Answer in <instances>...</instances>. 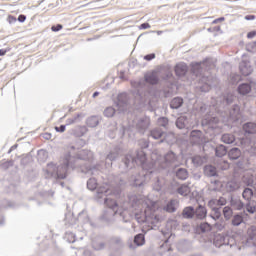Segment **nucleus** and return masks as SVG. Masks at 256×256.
I'll list each match as a JSON object with an SVG mask.
<instances>
[{"mask_svg":"<svg viewBox=\"0 0 256 256\" xmlns=\"http://www.w3.org/2000/svg\"><path fill=\"white\" fill-rule=\"evenodd\" d=\"M104 0H94L87 4L89 9H101L102 7H105V3H103Z\"/></svg>","mask_w":256,"mask_h":256,"instance_id":"49530a36","label":"nucleus"},{"mask_svg":"<svg viewBox=\"0 0 256 256\" xmlns=\"http://www.w3.org/2000/svg\"><path fill=\"white\" fill-rule=\"evenodd\" d=\"M164 135L165 131L161 130L160 128H153L149 131V137H152V139L155 140L162 139Z\"/></svg>","mask_w":256,"mask_h":256,"instance_id":"4c0bfd02","label":"nucleus"},{"mask_svg":"<svg viewBox=\"0 0 256 256\" xmlns=\"http://www.w3.org/2000/svg\"><path fill=\"white\" fill-rule=\"evenodd\" d=\"M227 155L230 161H237L238 159H241L243 154L241 153V149L238 147H233L228 150Z\"/></svg>","mask_w":256,"mask_h":256,"instance_id":"f704fd0d","label":"nucleus"},{"mask_svg":"<svg viewBox=\"0 0 256 256\" xmlns=\"http://www.w3.org/2000/svg\"><path fill=\"white\" fill-rule=\"evenodd\" d=\"M175 87H177V84L175 83L173 72L166 70L161 76L159 95L165 97V99L172 97L173 93H175Z\"/></svg>","mask_w":256,"mask_h":256,"instance_id":"6e6552de","label":"nucleus"},{"mask_svg":"<svg viewBox=\"0 0 256 256\" xmlns=\"http://www.w3.org/2000/svg\"><path fill=\"white\" fill-rule=\"evenodd\" d=\"M203 174L205 177H219V170L213 164H206L203 167Z\"/></svg>","mask_w":256,"mask_h":256,"instance_id":"cd10ccee","label":"nucleus"},{"mask_svg":"<svg viewBox=\"0 0 256 256\" xmlns=\"http://www.w3.org/2000/svg\"><path fill=\"white\" fill-rule=\"evenodd\" d=\"M223 216L226 219V221H229L235 214H233V208L229 206H225L222 210Z\"/></svg>","mask_w":256,"mask_h":256,"instance_id":"864d4df0","label":"nucleus"},{"mask_svg":"<svg viewBox=\"0 0 256 256\" xmlns=\"http://www.w3.org/2000/svg\"><path fill=\"white\" fill-rule=\"evenodd\" d=\"M145 243V234L139 233L134 236V238H130L128 240V247L132 251L134 249H137V247H143V244Z\"/></svg>","mask_w":256,"mask_h":256,"instance_id":"f3484780","label":"nucleus"},{"mask_svg":"<svg viewBox=\"0 0 256 256\" xmlns=\"http://www.w3.org/2000/svg\"><path fill=\"white\" fill-rule=\"evenodd\" d=\"M213 226L209 222H201L200 224L196 225L195 233L197 235H205V233H211Z\"/></svg>","mask_w":256,"mask_h":256,"instance_id":"a878e982","label":"nucleus"},{"mask_svg":"<svg viewBox=\"0 0 256 256\" xmlns=\"http://www.w3.org/2000/svg\"><path fill=\"white\" fill-rule=\"evenodd\" d=\"M153 189L158 193L163 189V182L159 178L154 182Z\"/></svg>","mask_w":256,"mask_h":256,"instance_id":"680f3d73","label":"nucleus"},{"mask_svg":"<svg viewBox=\"0 0 256 256\" xmlns=\"http://www.w3.org/2000/svg\"><path fill=\"white\" fill-rule=\"evenodd\" d=\"M183 103V98L179 96L174 97L170 102V109H181V107H183Z\"/></svg>","mask_w":256,"mask_h":256,"instance_id":"ea45409f","label":"nucleus"},{"mask_svg":"<svg viewBox=\"0 0 256 256\" xmlns=\"http://www.w3.org/2000/svg\"><path fill=\"white\" fill-rule=\"evenodd\" d=\"M160 83L161 78L157 75L156 70L144 75V80L139 81L133 91L134 105H138L136 109L145 107L151 101V97H157L155 85H160Z\"/></svg>","mask_w":256,"mask_h":256,"instance_id":"20e7f679","label":"nucleus"},{"mask_svg":"<svg viewBox=\"0 0 256 256\" xmlns=\"http://www.w3.org/2000/svg\"><path fill=\"white\" fill-rule=\"evenodd\" d=\"M13 165H15V161H13V160H6V161H4V162H2V163L0 164V167H1V169H3L4 171H7V169L13 167Z\"/></svg>","mask_w":256,"mask_h":256,"instance_id":"bf43d9fd","label":"nucleus"},{"mask_svg":"<svg viewBox=\"0 0 256 256\" xmlns=\"http://www.w3.org/2000/svg\"><path fill=\"white\" fill-rule=\"evenodd\" d=\"M227 205V199L225 197H220L218 199H211L208 201V207H210L211 212L209 213V217L214 221H219L221 219L223 213H221V207Z\"/></svg>","mask_w":256,"mask_h":256,"instance_id":"9d476101","label":"nucleus"},{"mask_svg":"<svg viewBox=\"0 0 256 256\" xmlns=\"http://www.w3.org/2000/svg\"><path fill=\"white\" fill-rule=\"evenodd\" d=\"M139 146H140V149L135 151V156H132L133 159H137V151H142L143 153H145V150H143V149H149V141H147L145 139L140 140Z\"/></svg>","mask_w":256,"mask_h":256,"instance_id":"603ef678","label":"nucleus"},{"mask_svg":"<svg viewBox=\"0 0 256 256\" xmlns=\"http://www.w3.org/2000/svg\"><path fill=\"white\" fill-rule=\"evenodd\" d=\"M64 239L67 241V243H75L77 241V236L73 232H66Z\"/></svg>","mask_w":256,"mask_h":256,"instance_id":"4d7b16f0","label":"nucleus"},{"mask_svg":"<svg viewBox=\"0 0 256 256\" xmlns=\"http://www.w3.org/2000/svg\"><path fill=\"white\" fill-rule=\"evenodd\" d=\"M242 129L244 135H256V123L255 122H246L243 124Z\"/></svg>","mask_w":256,"mask_h":256,"instance_id":"72a5a7b5","label":"nucleus"},{"mask_svg":"<svg viewBox=\"0 0 256 256\" xmlns=\"http://www.w3.org/2000/svg\"><path fill=\"white\" fill-rule=\"evenodd\" d=\"M161 167L162 169H173L175 167H179V156H177L173 150H169L164 154Z\"/></svg>","mask_w":256,"mask_h":256,"instance_id":"9b49d317","label":"nucleus"},{"mask_svg":"<svg viewBox=\"0 0 256 256\" xmlns=\"http://www.w3.org/2000/svg\"><path fill=\"white\" fill-rule=\"evenodd\" d=\"M219 118L211 117L202 120V127L206 133H214L218 129Z\"/></svg>","mask_w":256,"mask_h":256,"instance_id":"dca6fc26","label":"nucleus"},{"mask_svg":"<svg viewBox=\"0 0 256 256\" xmlns=\"http://www.w3.org/2000/svg\"><path fill=\"white\" fill-rule=\"evenodd\" d=\"M240 188H241V182H239V180L235 178L229 180L225 185V189L227 193H235V191H238V189Z\"/></svg>","mask_w":256,"mask_h":256,"instance_id":"7c9ffc66","label":"nucleus"},{"mask_svg":"<svg viewBox=\"0 0 256 256\" xmlns=\"http://www.w3.org/2000/svg\"><path fill=\"white\" fill-rule=\"evenodd\" d=\"M157 125H158V127H163V129H168V127H169V118H167L166 116H160L157 119Z\"/></svg>","mask_w":256,"mask_h":256,"instance_id":"de8ad7c7","label":"nucleus"},{"mask_svg":"<svg viewBox=\"0 0 256 256\" xmlns=\"http://www.w3.org/2000/svg\"><path fill=\"white\" fill-rule=\"evenodd\" d=\"M111 242L118 247V249H123L125 247V243L123 242V238L121 236H114L111 239Z\"/></svg>","mask_w":256,"mask_h":256,"instance_id":"3c124183","label":"nucleus"},{"mask_svg":"<svg viewBox=\"0 0 256 256\" xmlns=\"http://www.w3.org/2000/svg\"><path fill=\"white\" fill-rule=\"evenodd\" d=\"M30 162H31V156L26 155V156L22 157V159L20 161V165H22V167H26V165H29Z\"/></svg>","mask_w":256,"mask_h":256,"instance_id":"e2e57ef3","label":"nucleus"},{"mask_svg":"<svg viewBox=\"0 0 256 256\" xmlns=\"http://www.w3.org/2000/svg\"><path fill=\"white\" fill-rule=\"evenodd\" d=\"M177 250L180 251V253H187L188 251H191L193 249V245L191 244V241L187 239H183L178 241Z\"/></svg>","mask_w":256,"mask_h":256,"instance_id":"c756f323","label":"nucleus"},{"mask_svg":"<svg viewBox=\"0 0 256 256\" xmlns=\"http://www.w3.org/2000/svg\"><path fill=\"white\" fill-rule=\"evenodd\" d=\"M176 192L182 197H187V195H189V186H187V184H182L176 189Z\"/></svg>","mask_w":256,"mask_h":256,"instance_id":"8fccbe9b","label":"nucleus"},{"mask_svg":"<svg viewBox=\"0 0 256 256\" xmlns=\"http://www.w3.org/2000/svg\"><path fill=\"white\" fill-rule=\"evenodd\" d=\"M194 219H198L199 221L207 219V208L201 204L194 208Z\"/></svg>","mask_w":256,"mask_h":256,"instance_id":"c85d7f7f","label":"nucleus"},{"mask_svg":"<svg viewBox=\"0 0 256 256\" xmlns=\"http://www.w3.org/2000/svg\"><path fill=\"white\" fill-rule=\"evenodd\" d=\"M230 204L232 205L233 208L237 209L238 211H241V209H245V203L241 200L237 199H232L230 201Z\"/></svg>","mask_w":256,"mask_h":256,"instance_id":"5fc2aeb1","label":"nucleus"},{"mask_svg":"<svg viewBox=\"0 0 256 256\" xmlns=\"http://www.w3.org/2000/svg\"><path fill=\"white\" fill-rule=\"evenodd\" d=\"M64 157H66V163L68 162L70 169H78V172L84 175H96V173H99L98 165L81 164V161H91L93 159V152L91 150L81 149L70 144L66 147Z\"/></svg>","mask_w":256,"mask_h":256,"instance_id":"7ed1b4c3","label":"nucleus"},{"mask_svg":"<svg viewBox=\"0 0 256 256\" xmlns=\"http://www.w3.org/2000/svg\"><path fill=\"white\" fill-rule=\"evenodd\" d=\"M243 181L245 183V185H247V187H253V185H255V180H253V177H244Z\"/></svg>","mask_w":256,"mask_h":256,"instance_id":"69168bd1","label":"nucleus"},{"mask_svg":"<svg viewBox=\"0 0 256 256\" xmlns=\"http://www.w3.org/2000/svg\"><path fill=\"white\" fill-rule=\"evenodd\" d=\"M221 141L226 145H233V143L236 141V138L235 135L231 133H225L221 136Z\"/></svg>","mask_w":256,"mask_h":256,"instance_id":"79ce46f5","label":"nucleus"},{"mask_svg":"<svg viewBox=\"0 0 256 256\" xmlns=\"http://www.w3.org/2000/svg\"><path fill=\"white\" fill-rule=\"evenodd\" d=\"M244 209H245L248 213H250L251 215H253V213H255V211H256V202H255V200L246 202V204H244Z\"/></svg>","mask_w":256,"mask_h":256,"instance_id":"a18cd8bd","label":"nucleus"},{"mask_svg":"<svg viewBox=\"0 0 256 256\" xmlns=\"http://www.w3.org/2000/svg\"><path fill=\"white\" fill-rule=\"evenodd\" d=\"M241 81V75L239 74H231L229 77L230 85H237Z\"/></svg>","mask_w":256,"mask_h":256,"instance_id":"13d9d810","label":"nucleus"},{"mask_svg":"<svg viewBox=\"0 0 256 256\" xmlns=\"http://www.w3.org/2000/svg\"><path fill=\"white\" fill-rule=\"evenodd\" d=\"M172 173L176 179H179L180 181H187L189 179V171L186 168H178L174 167L172 169Z\"/></svg>","mask_w":256,"mask_h":256,"instance_id":"393cba45","label":"nucleus"},{"mask_svg":"<svg viewBox=\"0 0 256 256\" xmlns=\"http://www.w3.org/2000/svg\"><path fill=\"white\" fill-rule=\"evenodd\" d=\"M177 219H179V217L175 216L174 218L167 220L166 230L169 233H173V231H179V229H181V222H179Z\"/></svg>","mask_w":256,"mask_h":256,"instance_id":"b1692460","label":"nucleus"},{"mask_svg":"<svg viewBox=\"0 0 256 256\" xmlns=\"http://www.w3.org/2000/svg\"><path fill=\"white\" fill-rule=\"evenodd\" d=\"M136 165L141 166V171L133 173L128 178V183L135 189L143 190V187L147 185V181L151 179V175L155 173V163L150 162L147 158V153L142 150L136 152V158L133 155L126 154L122 157L119 165V169L123 173H127L130 169H133Z\"/></svg>","mask_w":256,"mask_h":256,"instance_id":"f03ea898","label":"nucleus"},{"mask_svg":"<svg viewBox=\"0 0 256 256\" xmlns=\"http://www.w3.org/2000/svg\"><path fill=\"white\" fill-rule=\"evenodd\" d=\"M128 203L130 207H132V209H137V207L141 205V200L139 199V197H137V195L132 194L128 196Z\"/></svg>","mask_w":256,"mask_h":256,"instance_id":"58836bf2","label":"nucleus"},{"mask_svg":"<svg viewBox=\"0 0 256 256\" xmlns=\"http://www.w3.org/2000/svg\"><path fill=\"white\" fill-rule=\"evenodd\" d=\"M246 51H248V53H256V42L246 44Z\"/></svg>","mask_w":256,"mask_h":256,"instance_id":"052dcab7","label":"nucleus"},{"mask_svg":"<svg viewBox=\"0 0 256 256\" xmlns=\"http://www.w3.org/2000/svg\"><path fill=\"white\" fill-rule=\"evenodd\" d=\"M214 227L218 230V231H223L225 229V221L220 220L218 222H215Z\"/></svg>","mask_w":256,"mask_h":256,"instance_id":"0e129e2a","label":"nucleus"},{"mask_svg":"<svg viewBox=\"0 0 256 256\" xmlns=\"http://www.w3.org/2000/svg\"><path fill=\"white\" fill-rule=\"evenodd\" d=\"M174 73L176 77H185L189 73V66L185 62H179L174 66Z\"/></svg>","mask_w":256,"mask_h":256,"instance_id":"5701e85b","label":"nucleus"},{"mask_svg":"<svg viewBox=\"0 0 256 256\" xmlns=\"http://www.w3.org/2000/svg\"><path fill=\"white\" fill-rule=\"evenodd\" d=\"M92 248L94 249V251H103V249H105V242L93 240Z\"/></svg>","mask_w":256,"mask_h":256,"instance_id":"6e6d98bb","label":"nucleus"},{"mask_svg":"<svg viewBox=\"0 0 256 256\" xmlns=\"http://www.w3.org/2000/svg\"><path fill=\"white\" fill-rule=\"evenodd\" d=\"M179 205H181V203L178 199L171 198L163 205V211H165L166 213H177Z\"/></svg>","mask_w":256,"mask_h":256,"instance_id":"aec40b11","label":"nucleus"},{"mask_svg":"<svg viewBox=\"0 0 256 256\" xmlns=\"http://www.w3.org/2000/svg\"><path fill=\"white\" fill-rule=\"evenodd\" d=\"M176 217L178 219H195V207L194 206H186L183 208L181 212H177Z\"/></svg>","mask_w":256,"mask_h":256,"instance_id":"6ab92c4d","label":"nucleus"},{"mask_svg":"<svg viewBox=\"0 0 256 256\" xmlns=\"http://www.w3.org/2000/svg\"><path fill=\"white\" fill-rule=\"evenodd\" d=\"M241 237L239 235L233 234L232 236L224 233H216L213 235V238L210 240L214 246L218 249L221 247H235V245H241Z\"/></svg>","mask_w":256,"mask_h":256,"instance_id":"1a4fd4ad","label":"nucleus"},{"mask_svg":"<svg viewBox=\"0 0 256 256\" xmlns=\"http://www.w3.org/2000/svg\"><path fill=\"white\" fill-rule=\"evenodd\" d=\"M115 106L117 107L119 113H125L131 107L129 103V94L122 92L118 94L117 99L114 101Z\"/></svg>","mask_w":256,"mask_h":256,"instance_id":"ddd939ff","label":"nucleus"},{"mask_svg":"<svg viewBox=\"0 0 256 256\" xmlns=\"http://www.w3.org/2000/svg\"><path fill=\"white\" fill-rule=\"evenodd\" d=\"M48 154L47 151L45 150H38V158L42 159V161H45V159H47Z\"/></svg>","mask_w":256,"mask_h":256,"instance_id":"338daca9","label":"nucleus"},{"mask_svg":"<svg viewBox=\"0 0 256 256\" xmlns=\"http://www.w3.org/2000/svg\"><path fill=\"white\" fill-rule=\"evenodd\" d=\"M245 219H247V214L245 212H238L232 216L231 223L233 227H239L241 223H245Z\"/></svg>","mask_w":256,"mask_h":256,"instance_id":"2f4dec72","label":"nucleus"},{"mask_svg":"<svg viewBox=\"0 0 256 256\" xmlns=\"http://www.w3.org/2000/svg\"><path fill=\"white\" fill-rule=\"evenodd\" d=\"M205 69H207V60L192 63L190 71L194 77L198 78L196 89H199L202 93H209L213 87V77L203 74Z\"/></svg>","mask_w":256,"mask_h":256,"instance_id":"423d86ee","label":"nucleus"},{"mask_svg":"<svg viewBox=\"0 0 256 256\" xmlns=\"http://www.w3.org/2000/svg\"><path fill=\"white\" fill-rule=\"evenodd\" d=\"M207 160H208L207 156H201V155H195L191 158V161L194 167H201L202 165H205Z\"/></svg>","mask_w":256,"mask_h":256,"instance_id":"e433bc0d","label":"nucleus"},{"mask_svg":"<svg viewBox=\"0 0 256 256\" xmlns=\"http://www.w3.org/2000/svg\"><path fill=\"white\" fill-rule=\"evenodd\" d=\"M175 125L180 131H183V135L189 133V117L185 115L179 116L175 121Z\"/></svg>","mask_w":256,"mask_h":256,"instance_id":"a211bd4d","label":"nucleus"},{"mask_svg":"<svg viewBox=\"0 0 256 256\" xmlns=\"http://www.w3.org/2000/svg\"><path fill=\"white\" fill-rule=\"evenodd\" d=\"M83 117H85L84 113H77L74 117L68 118L66 120V125H73L75 123H79L81 122V119H83Z\"/></svg>","mask_w":256,"mask_h":256,"instance_id":"c03bdc74","label":"nucleus"},{"mask_svg":"<svg viewBox=\"0 0 256 256\" xmlns=\"http://www.w3.org/2000/svg\"><path fill=\"white\" fill-rule=\"evenodd\" d=\"M121 155V148L115 147L113 150H110L109 153L106 155V165L111 167L113 162L119 159Z\"/></svg>","mask_w":256,"mask_h":256,"instance_id":"412c9836","label":"nucleus"},{"mask_svg":"<svg viewBox=\"0 0 256 256\" xmlns=\"http://www.w3.org/2000/svg\"><path fill=\"white\" fill-rule=\"evenodd\" d=\"M157 55L155 53L146 54L143 59L144 61H153Z\"/></svg>","mask_w":256,"mask_h":256,"instance_id":"774afa93","label":"nucleus"},{"mask_svg":"<svg viewBox=\"0 0 256 256\" xmlns=\"http://www.w3.org/2000/svg\"><path fill=\"white\" fill-rule=\"evenodd\" d=\"M214 152L216 157H225L228 153L227 146L220 144L214 148Z\"/></svg>","mask_w":256,"mask_h":256,"instance_id":"a19ab883","label":"nucleus"},{"mask_svg":"<svg viewBox=\"0 0 256 256\" xmlns=\"http://www.w3.org/2000/svg\"><path fill=\"white\" fill-rule=\"evenodd\" d=\"M105 183L99 186V183L97 182L96 178H90L87 180L86 187L89 189V191H99L100 187H103Z\"/></svg>","mask_w":256,"mask_h":256,"instance_id":"c9c22d12","label":"nucleus"},{"mask_svg":"<svg viewBox=\"0 0 256 256\" xmlns=\"http://www.w3.org/2000/svg\"><path fill=\"white\" fill-rule=\"evenodd\" d=\"M125 185H127V182L123 179H120L117 183L104 182L95 193V201L107 207L99 216V221L105 223V225H113L115 223V216L119 215L123 223H131L135 219L137 223L143 225V231H157L161 227L163 217L159 216V213L153 207L146 204L144 210L135 212L131 209L119 208V203L115 199H121L123 197Z\"/></svg>","mask_w":256,"mask_h":256,"instance_id":"f257e3e1","label":"nucleus"},{"mask_svg":"<svg viewBox=\"0 0 256 256\" xmlns=\"http://www.w3.org/2000/svg\"><path fill=\"white\" fill-rule=\"evenodd\" d=\"M132 127L136 129L139 135H143L144 133H147L149 127H151V118L148 116L140 117L133 121Z\"/></svg>","mask_w":256,"mask_h":256,"instance_id":"f8f14e48","label":"nucleus"},{"mask_svg":"<svg viewBox=\"0 0 256 256\" xmlns=\"http://www.w3.org/2000/svg\"><path fill=\"white\" fill-rule=\"evenodd\" d=\"M189 137L190 143L192 145H198L199 147H201L205 145V143H207V138L205 137V134H203V131L199 129L191 130Z\"/></svg>","mask_w":256,"mask_h":256,"instance_id":"2eb2a0df","label":"nucleus"},{"mask_svg":"<svg viewBox=\"0 0 256 256\" xmlns=\"http://www.w3.org/2000/svg\"><path fill=\"white\" fill-rule=\"evenodd\" d=\"M251 91H253V82L251 81L242 82L237 87V93L243 97H245V95H249Z\"/></svg>","mask_w":256,"mask_h":256,"instance_id":"4be33fe9","label":"nucleus"},{"mask_svg":"<svg viewBox=\"0 0 256 256\" xmlns=\"http://www.w3.org/2000/svg\"><path fill=\"white\" fill-rule=\"evenodd\" d=\"M238 101L239 100L235 94L232 92H226L217 98L214 108L220 115H223V113H228L229 119L237 122L243 117Z\"/></svg>","mask_w":256,"mask_h":256,"instance_id":"39448f33","label":"nucleus"},{"mask_svg":"<svg viewBox=\"0 0 256 256\" xmlns=\"http://www.w3.org/2000/svg\"><path fill=\"white\" fill-rule=\"evenodd\" d=\"M102 119L103 118L99 115L89 116L86 119V125H87V127H90V129H95V127H98L99 123H101Z\"/></svg>","mask_w":256,"mask_h":256,"instance_id":"473e14b6","label":"nucleus"},{"mask_svg":"<svg viewBox=\"0 0 256 256\" xmlns=\"http://www.w3.org/2000/svg\"><path fill=\"white\" fill-rule=\"evenodd\" d=\"M69 162H67V158L63 157V162L61 165L57 166L54 162H50L46 165V168H43L45 179H51L55 177V179H67V175H69Z\"/></svg>","mask_w":256,"mask_h":256,"instance_id":"0eeeda50","label":"nucleus"},{"mask_svg":"<svg viewBox=\"0 0 256 256\" xmlns=\"http://www.w3.org/2000/svg\"><path fill=\"white\" fill-rule=\"evenodd\" d=\"M115 113H117V110L113 106H108L103 111L104 117H107L108 119L115 117Z\"/></svg>","mask_w":256,"mask_h":256,"instance_id":"09e8293b","label":"nucleus"},{"mask_svg":"<svg viewBox=\"0 0 256 256\" xmlns=\"http://www.w3.org/2000/svg\"><path fill=\"white\" fill-rule=\"evenodd\" d=\"M88 131L89 129L87 126H78L74 129L73 133L75 137H84Z\"/></svg>","mask_w":256,"mask_h":256,"instance_id":"37998d69","label":"nucleus"},{"mask_svg":"<svg viewBox=\"0 0 256 256\" xmlns=\"http://www.w3.org/2000/svg\"><path fill=\"white\" fill-rule=\"evenodd\" d=\"M239 71L241 75H243L244 77H249V75L253 73V66H251V62L249 61L240 62Z\"/></svg>","mask_w":256,"mask_h":256,"instance_id":"bb28decb","label":"nucleus"},{"mask_svg":"<svg viewBox=\"0 0 256 256\" xmlns=\"http://www.w3.org/2000/svg\"><path fill=\"white\" fill-rule=\"evenodd\" d=\"M64 221L65 225H67L68 227H74V225L76 223H79V221H81L82 223H88L89 216H87V213H85V211H81L78 214L77 218L73 216V214L66 215Z\"/></svg>","mask_w":256,"mask_h":256,"instance_id":"4468645a","label":"nucleus"}]
</instances>
